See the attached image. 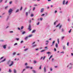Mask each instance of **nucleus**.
Returning <instances> with one entry per match:
<instances>
[{
	"mask_svg": "<svg viewBox=\"0 0 73 73\" xmlns=\"http://www.w3.org/2000/svg\"><path fill=\"white\" fill-rule=\"evenodd\" d=\"M69 67V69H71L72 68V66H73V64H71V63H70L68 64V65L67 66V68Z\"/></svg>",
	"mask_w": 73,
	"mask_h": 73,
	"instance_id": "1",
	"label": "nucleus"
},
{
	"mask_svg": "<svg viewBox=\"0 0 73 73\" xmlns=\"http://www.w3.org/2000/svg\"><path fill=\"white\" fill-rule=\"evenodd\" d=\"M12 12H13V10H12V9H10L8 11V13H9V15H11V14L12 13Z\"/></svg>",
	"mask_w": 73,
	"mask_h": 73,
	"instance_id": "2",
	"label": "nucleus"
},
{
	"mask_svg": "<svg viewBox=\"0 0 73 73\" xmlns=\"http://www.w3.org/2000/svg\"><path fill=\"white\" fill-rule=\"evenodd\" d=\"M35 43H36V42H34L32 44V45H33V48L35 47H36V46H37V44L33 45V44H35Z\"/></svg>",
	"mask_w": 73,
	"mask_h": 73,
	"instance_id": "3",
	"label": "nucleus"
},
{
	"mask_svg": "<svg viewBox=\"0 0 73 73\" xmlns=\"http://www.w3.org/2000/svg\"><path fill=\"white\" fill-rule=\"evenodd\" d=\"M28 29L30 31H31L32 30V29H31V24L29 25Z\"/></svg>",
	"mask_w": 73,
	"mask_h": 73,
	"instance_id": "4",
	"label": "nucleus"
},
{
	"mask_svg": "<svg viewBox=\"0 0 73 73\" xmlns=\"http://www.w3.org/2000/svg\"><path fill=\"white\" fill-rule=\"evenodd\" d=\"M13 64H14L13 62V61H12L11 64L9 65V66L10 67L11 66H12V65H13Z\"/></svg>",
	"mask_w": 73,
	"mask_h": 73,
	"instance_id": "5",
	"label": "nucleus"
},
{
	"mask_svg": "<svg viewBox=\"0 0 73 73\" xmlns=\"http://www.w3.org/2000/svg\"><path fill=\"white\" fill-rule=\"evenodd\" d=\"M44 11V9L42 8V9H41L40 10L41 13H42V12H43Z\"/></svg>",
	"mask_w": 73,
	"mask_h": 73,
	"instance_id": "6",
	"label": "nucleus"
},
{
	"mask_svg": "<svg viewBox=\"0 0 73 73\" xmlns=\"http://www.w3.org/2000/svg\"><path fill=\"white\" fill-rule=\"evenodd\" d=\"M55 43V41L54 40L52 42V44L51 45V46H53L54 45V44Z\"/></svg>",
	"mask_w": 73,
	"mask_h": 73,
	"instance_id": "7",
	"label": "nucleus"
},
{
	"mask_svg": "<svg viewBox=\"0 0 73 73\" xmlns=\"http://www.w3.org/2000/svg\"><path fill=\"white\" fill-rule=\"evenodd\" d=\"M45 42H46L45 45H47L48 44V43H49V41L47 40L45 41Z\"/></svg>",
	"mask_w": 73,
	"mask_h": 73,
	"instance_id": "8",
	"label": "nucleus"
},
{
	"mask_svg": "<svg viewBox=\"0 0 73 73\" xmlns=\"http://www.w3.org/2000/svg\"><path fill=\"white\" fill-rule=\"evenodd\" d=\"M6 46H7V45H4L3 46V47L4 48V49H6Z\"/></svg>",
	"mask_w": 73,
	"mask_h": 73,
	"instance_id": "9",
	"label": "nucleus"
},
{
	"mask_svg": "<svg viewBox=\"0 0 73 73\" xmlns=\"http://www.w3.org/2000/svg\"><path fill=\"white\" fill-rule=\"evenodd\" d=\"M65 37V36H62L61 37V39L62 40H63L64 39V38Z\"/></svg>",
	"mask_w": 73,
	"mask_h": 73,
	"instance_id": "10",
	"label": "nucleus"
},
{
	"mask_svg": "<svg viewBox=\"0 0 73 73\" xmlns=\"http://www.w3.org/2000/svg\"><path fill=\"white\" fill-rule=\"evenodd\" d=\"M13 72L14 73H17V71H16V70L15 69H14L13 70Z\"/></svg>",
	"mask_w": 73,
	"mask_h": 73,
	"instance_id": "11",
	"label": "nucleus"
},
{
	"mask_svg": "<svg viewBox=\"0 0 73 73\" xmlns=\"http://www.w3.org/2000/svg\"><path fill=\"white\" fill-rule=\"evenodd\" d=\"M44 72H46V67H44Z\"/></svg>",
	"mask_w": 73,
	"mask_h": 73,
	"instance_id": "12",
	"label": "nucleus"
},
{
	"mask_svg": "<svg viewBox=\"0 0 73 73\" xmlns=\"http://www.w3.org/2000/svg\"><path fill=\"white\" fill-rule=\"evenodd\" d=\"M65 0H64L62 2V4L63 5H65Z\"/></svg>",
	"mask_w": 73,
	"mask_h": 73,
	"instance_id": "13",
	"label": "nucleus"
},
{
	"mask_svg": "<svg viewBox=\"0 0 73 73\" xmlns=\"http://www.w3.org/2000/svg\"><path fill=\"white\" fill-rule=\"evenodd\" d=\"M10 62H11V60H9L7 62V64H10Z\"/></svg>",
	"mask_w": 73,
	"mask_h": 73,
	"instance_id": "14",
	"label": "nucleus"
},
{
	"mask_svg": "<svg viewBox=\"0 0 73 73\" xmlns=\"http://www.w3.org/2000/svg\"><path fill=\"white\" fill-rule=\"evenodd\" d=\"M33 36V35L31 34L29 35L28 36L29 37H32Z\"/></svg>",
	"mask_w": 73,
	"mask_h": 73,
	"instance_id": "15",
	"label": "nucleus"
},
{
	"mask_svg": "<svg viewBox=\"0 0 73 73\" xmlns=\"http://www.w3.org/2000/svg\"><path fill=\"white\" fill-rule=\"evenodd\" d=\"M26 69H29V68H30V67L29 66H26L25 67Z\"/></svg>",
	"mask_w": 73,
	"mask_h": 73,
	"instance_id": "16",
	"label": "nucleus"
},
{
	"mask_svg": "<svg viewBox=\"0 0 73 73\" xmlns=\"http://www.w3.org/2000/svg\"><path fill=\"white\" fill-rule=\"evenodd\" d=\"M19 12V9H18L17 10H16L15 11V13H17V12Z\"/></svg>",
	"mask_w": 73,
	"mask_h": 73,
	"instance_id": "17",
	"label": "nucleus"
},
{
	"mask_svg": "<svg viewBox=\"0 0 73 73\" xmlns=\"http://www.w3.org/2000/svg\"><path fill=\"white\" fill-rule=\"evenodd\" d=\"M33 72V73H36V70H33L32 71Z\"/></svg>",
	"mask_w": 73,
	"mask_h": 73,
	"instance_id": "18",
	"label": "nucleus"
},
{
	"mask_svg": "<svg viewBox=\"0 0 73 73\" xmlns=\"http://www.w3.org/2000/svg\"><path fill=\"white\" fill-rule=\"evenodd\" d=\"M28 49H29L28 48H27L24 50V51H27V50H28Z\"/></svg>",
	"mask_w": 73,
	"mask_h": 73,
	"instance_id": "19",
	"label": "nucleus"
},
{
	"mask_svg": "<svg viewBox=\"0 0 73 73\" xmlns=\"http://www.w3.org/2000/svg\"><path fill=\"white\" fill-rule=\"evenodd\" d=\"M36 32V30H33V31H32V33H35Z\"/></svg>",
	"mask_w": 73,
	"mask_h": 73,
	"instance_id": "20",
	"label": "nucleus"
},
{
	"mask_svg": "<svg viewBox=\"0 0 73 73\" xmlns=\"http://www.w3.org/2000/svg\"><path fill=\"white\" fill-rule=\"evenodd\" d=\"M55 46L56 48H58V44H57V43H56Z\"/></svg>",
	"mask_w": 73,
	"mask_h": 73,
	"instance_id": "21",
	"label": "nucleus"
},
{
	"mask_svg": "<svg viewBox=\"0 0 73 73\" xmlns=\"http://www.w3.org/2000/svg\"><path fill=\"white\" fill-rule=\"evenodd\" d=\"M57 22H58V21L56 20L55 22H54V25H56V23H57Z\"/></svg>",
	"mask_w": 73,
	"mask_h": 73,
	"instance_id": "22",
	"label": "nucleus"
},
{
	"mask_svg": "<svg viewBox=\"0 0 73 73\" xmlns=\"http://www.w3.org/2000/svg\"><path fill=\"white\" fill-rule=\"evenodd\" d=\"M29 36H26V37L25 38V40H27Z\"/></svg>",
	"mask_w": 73,
	"mask_h": 73,
	"instance_id": "23",
	"label": "nucleus"
},
{
	"mask_svg": "<svg viewBox=\"0 0 73 73\" xmlns=\"http://www.w3.org/2000/svg\"><path fill=\"white\" fill-rule=\"evenodd\" d=\"M16 40H17V41H19V40H20V38H16Z\"/></svg>",
	"mask_w": 73,
	"mask_h": 73,
	"instance_id": "24",
	"label": "nucleus"
},
{
	"mask_svg": "<svg viewBox=\"0 0 73 73\" xmlns=\"http://www.w3.org/2000/svg\"><path fill=\"white\" fill-rule=\"evenodd\" d=\"M68 1H66L65 3L66 5H68Z\"/></svg>",
	"mask_w": 73,
	"mask_h": 73,
	"instance_id": "25",
	"label": "nucleus"
},
{
	"mask_svg": "<svg viewBox=\"0 0 73 73\" xmlns=\"http://www.w3.org/2000/svg\"><path fill=\"white\" fill-rule=\"evenodd\" d=\"M44 51H45V50H41L40 51V52H44Z\"/></svg>",
	"mask_w": 73,
	"mask_h": 73,
	"instance_id": "26",
	"label": "nucleus"
},
{
	"mask_svg": "<svg viewBox=\"0 0 73 73\" xmlns=\"http://www.w3.org/2000/svg\"><path fill=\"white\" fill-rule=\"evenodd\" d=\"M22 43H24V41L23 40H21L20 42L21 44H22Z\"/></svg>",
	"mask_w": 73,
	"mask_h": 73,
	"instance_id": "27",
	"label": "nucleus"
},
{
	"mask_svg": "<svg viewBox=\"0 0 73 73\" xmlns=\"http://www.w3.org/2000/svg\"><path fill=\"white\" fill-rule=\"evenodd\" d=\"M5 60H6L5 58L3 60H2L1 61V62H4V61H5Z\"/></svg>",
	"mask_w": 73,
	"mask_h": 73,
	"instance_id": "28",
	"label": "nucleus"
},
{
	"mask_svg": "<svg viewBox=\"0 0 73 73\" xmlns=\"http://www.w3.org/2000/svg\"><path fill=\"white\" fill-rule=\"evenodd\" d=\"M61 30H62V32H64V29L62 28V29H61Z\"/></svg>",
	"mask_w": 73,
	"mask_h": 73,
	"instance_id": "29",
	"label": "nucleus"
},
{
	"mask_svg": "<svg viewBox=\"0 0 73 73\" xmlns=\"http://www.w3.org/2000/svg\"><path fill=\"white\" fill-rule=\"evenodd\" d=\"M63 49L64 50H65V46H63Z\"/></svg>",
	"mask_w": 73,
	"mask_h": 73,
	"instance_id": "30",
	"label": "nucleus"
},
{
	"mask_svg": "<svg viewBox=\"0 0 73 73\" xmlns=\"http://www.w3.org/2000/svg\"><path fill=\"white\" fill-rule=\"evenodd\" d=\"M57 41H58V44H59V38L57 40Z\"/></svg>",
	"mask_w": 73,
	"mask_h": 73,
	"instance_id": "31",
	"label": "nucleus"
},
{
	"mask_svg": "<svg viewBox=\"0 0 73 73\" xmlns=\"http://www.w3.org/2000/svg\"><path fill=\"white\" fill-rule=\"evenodd\" d=\"M9 72L10 73H11V72H12V70H11L10 69H9Z\"/></svg>",
	"mask_w": 73,
	"mask_h": 73,
	"instance_id": "32",
	"label": "nucleus"
},
{
	"mask_svg": "<svg viewBox=\"0 0 73 73\" xmlns=\"http://www.w3.org/2000/svg\"><path fill=\"white\" fill-rule=\"evenodd\" d=\"M60 25V23H59L57 26H56V27H58Z\"/></svg>",
	"mask_w": 73,
	"mask_h": 73,
	"instance_id": "33",
	"label": "nucleus"
},
{
	"mask_svg": "<svg viewBox=\"0 0 73 73\" xmlns=\"http://www.w3.org/2000/svg\"><path fill=\"white\" fill-rule=\"evenodd\" d=\"M34 64H36V63H37V61H36V60H34Z\"/></svg>",
	"mask_w": 73,
	"mask_h": 73,
	"instance_id": "34",
	"label": "nucleus"
},
{
	"mask_svg": "<svg viewBox=\"0 0 73 73\" xmlns=\"http://www.w3.org/2000/svg\"><path fill=\"white\" fill-rule=\"evenodd\" d=\"M50 71H52L53 70V68H50Z\"/></svg>",
	"mask_w": 73,
	"mask_h": 73,
	"instance_id": "35",
	"label": "nucleus"
},
{
	"mask_svg": "<svg viewBox=\"0 0 73 73\" xmlns=\"http://www.w3.org/2000/svg\"><path fill=\"white\" fill-rule=\"evenodd\" d=\"M25 31H23L22 33V35H24V34H25Z\"/></svg>",
	"mask_w": 73,
	"mask_h": 73,
	"instance_id": "36",
	"label": "nucleus"
},
{
	"mask_svg": "<svg viewBox=\"0 0 73 73\" xmlns=\"http://www.w3.org/2000/svg\"><path fill=\"white\" fill-rule=\"evenodd\" d=\"M72 31V29H71L69 31V33H70V32H71V31Z\"/></svg>",
	"mask_w": 73,
	"mask_h": 73,
	"instance_id": "37",
	"label": "nucleus"
},
{
	"mask_svg": "<svg viewBox=\"0 0 73 73\" xmlns=\"http://www.w3.org/2000/svg\"><path fill=\"white\" fill-rule=\"evenodd\" d=\"M46 54H50V52H46Z\"/></svg>",
	"mask_w": 73,
	"mask_h": 73,
	"instance_id": "38",
	"label": "nucleus"
},
{
	"mask_svg": "<svg viewBox=\"0 0 73 73\" xmlns=\"http://www.w3.org/2000/svg\"><path fill=\"white\" fill-rule=\"evenodd\" d=\"M26 16H27L28 15V12H27L26 13Z\"/></svg>",
	"mask_w": 73,
	"mask_h": 73,
	"instance_id": "39",
	"label": "nucleus"
},
{
	"mask_svg": "<svg viewBox=\"0 0 73 73\" xmlns=\"http://www.w3.org/2000/svg\"><path fill=\"white\" fill-rule=\"evenodd\" d=\"M25 66H27L28 65V63H25Z\"/></svg>",
	"mask_w": 73,
	"mask_h": 73,
	"instance_id": "40",
	"label": "nucleus"
},
{
	"mask_svg": "<svg viewBox=\"0 0 73 73\" xmlns=\"http://www.w3.org/2000/svg\"><path fill=\"white\" fill-rule=\"evenodd\" d=\"M16 52H14L13 53V55H15L16 54Z\"/></svg>",
	"mask_w": 73,
	"mask_h": 73,
	"instance_id": "41",
	"label": "nucleus"
},
{
	"mask_svg": "<svg viewBox=\"0 0 73 73\" xmlns=\"http://www.w3.org/2000/svg\"><path fill=\"white\" fill-rule=\"evenodd\" d=\"M40 24V22H38V23H36L37 25H38Z\"/></svg>",
	"mask_w": 73,
	"mask_h": 73,
	"instance_id": "42",
	"label": "nucleus"
},
{
	"mask_svg": "<svg viewBox=\"0 0 73 73\" xmlns=\"http://www.w3.org/2000/svg\"><path fill=\"white\" fill-rule=\"evenodd\" d=\"M61 27H62V25H61L59 27V29H61Z\"/></svg>",
	"mask_w": 73,
	"mask_h": 73,
	"instance_id": "43",
	"label": "nucleus"
},
{
	"mask_svg": "<svg viewBox=\"0 0 73 73\" xmlns=\"http://www.w3.org/2000/svg\"><path fill=\"white\" fill-rule=\"evenodd\" d=\"M17 45V43H16L14 44V46H15V45Z\"/></svg>",
	"mask_w": 73,
	"mask_h": 73,
	"instance_id": "44",
	"label": "nucleus"
},
{
	"mask_svg": "<svg viewBox=\"0 0 73 73\" xmlns=\"http://www.w3.org/2000/svg\"><path fill=\"white\" fill-rule=\"evenodd\" d=\"M39 69H41V65L39 66Z\"/></svg>",
	"mask_w": 73,
	"mask_h": 73,
	"instance_id": "45",
	"label": "nucleus"
},
{
	"mask_svg": "<svg viewBox=\"0 0 73 73\" xmlns=\"http://www.w3.org/2000/svg\"><path fill=\"white\" fill-rule=\"evenodd\" d=\"M35 9H36V8L35 7H34L33 8V11H35Z\"/></svg>",
	"mask_w": 73,
	"mask_h": 73,
	"instance_id": "46",
	"label": "nucleus"
},
{
	"mask_svg": "<svg viewBox=\"0 0 73 73\" xmlns=\"http://www.w3.org/2000/svg\"><path fill=\"white\" fill-rule=\"evenodd\" d=\"M43 19V18H42V17H41L40 18V20L41 21H42V19Z\"/></svg>",
	"mask_w": 73,
	"mask_h": 73,
	"instance_id": "47",
	"label": "nucleus"
},
{
	"mask_svg": "<svg viewBox=\"0 0 73 73\" xmlns=\"http://www.w3.org/2000/svg\"><path fill=\"white\" fill-rule=\"evenodd\" d=\"M45 15V14H43L42 15V16H44Z\"/></svg>",
	"mask_w": 73,
	"mask_h": 73,
	"instance_id": "48",
	"label": "nucleus"
},
{
	"mask_svg": "<svg viewBox=\"0 0 73 73\" xmlns=\"http://www.w3.org/2000/svg\"><path fill=\"white\" fill-rule=\"evenodd\" d=\"M0 42H3L4 40H0Z\"/></svg>",
	"mask_w": 73,
	"mask_h": 73,
	"instance_id": "49",
	"label": "nucleus"
},
{
	"mask_svg": "<svg viewBox=\"0 0 73 73\" xmlns=\"http://www.w3.org/2000/svg\"><path fill=\"white\" fill-rule=\"evenodd\" d=\"M33 16H34L33 14H31V17H33Z\"/></svg>",
	"mask_w": 73,
	"mask_h": 73,
	"instance_id": "50",
	"label": "nucleus"
},
{
	"mask_svg": "<svg viewBox=\"0 0 73 73\" xmlns=\"http://www.w3.org/2000/svg\"><path fill=\"white\" fill-rule=\"evenodd\" d=\"M8 7V6H6L5 7V9H6Z\"/></svg>",
	"mask_w": 73,
	"mask_h": 73,
	"instance_id": "51",
	"label": "nucleus"
},
{
	"mask_svg": "<svg viewBox=\"0 0 73 73\" xmlns=\"http://www.w3.org/2000/svg\"><path fill=\"white\" fill-rule=\"evenodd\" d=\"M25 69H24L23 71L22 72V73H23V72H24V71H25Z\"/></svg>",
	"mask_w": 73,
	"mask_h": 73,
	"instance_id": "52",
	"label": "nucleus"
},
{
	"mask_svg": "<svg viewBox=\"0 0 73 73\" xmlns=\"http://www.w3.org/2000/svg\"><path fill=\"white\" fill-rule=\"evenodd\" d=\"M60 53H63V54H64V52L62 51V52H60Z\"/></svg>",
	"mask_w": 73,
	"mask_h": 73,
	"instance_id": "53",
	"label": "nucleus"
},
{
	"mask_svg": "<svg viewBox=\"0 0 73 73\" xmlns=\"http://www.w3.org/2000/svg\"><path fill=\"white\" fill-rule=\"evenodd\" d=\"M43 58V57L42 56L41 57V58L40 59V60H42V59Z\"/></svg>",
	"mask_w": 73,
	"mask_h": 73,
	"instance_id": "54",
	"label": "nucleus"
},
{
	"mask_svg": "<svg viewBox=\"0 0 73 73\" xmlns=\"http://www.w3.org/2000/svg\"><path fill=\"white\" fill-rule=\"evenodd\" d=\"M31 20H29V22L30 23H31Z\"/></svg>",
	"mask_w": 73,
	"mask_h": 73,
	"instance_id": "55",
	"label": "nucleus"
},
{
	"mask_svg": "<svg viewBox=\"0 0 73 73\" xmlns=\"http://www.w3.org/2000/svg\"><path fill=\"white\" fill-rule=\"evenodd\" d=\"M23 28H24V27L22 26L21 27V29H23Z\"/></svg>",
	"mask_w": 73,
	"mask_h": 73,
	"instance_id": "56",
	"label": "nucleus"
},
{
	"mask_svg": "<svg viewBox=\"0 0 73 73\" xmlns=\"http://www.w3.org/2000/svg\"><path fill=\"white\" fill-rule=\"evenodd\" d=\"M11 47H10V46H9L8 47V49H11Z\"/></svg>",
	"mask_w": 73,
	"mask_h": 73,
	"instance_id": "57",
	"label": "nucleus"
},
{
	"mask_svg": "<svg viewBox=\"0 0 73 73\" xmlns=\"http://www.w3.org/2000/svg\"><path fill=\"white\" fill-rule=\"evenodd\" d=\"M52 57H53V55H51L50 57V58H52Z\"/></svg>",
	"mask_w": 73,
	"mask_h": 73,
	"instance_id": "58",
	"label": "nucleus"
},
{
	"mask_svg": "<svg viewBox=\"0 0 73 73\" xmlns=\"http://www.w3.org/2000/svg\"><path fill=\"white\" fill-rule=\"evenodd\" d=\"M45 56L43 58V60H44L45 59Z\"/></svg>",
	"mask_w": 73,
	"mask_h": 73,
	"instance_id": "59",
	"label": "nucleus"
},
{
	"mask_svg": "<svg viewBox=\"0 0 73 73\" xmlns=\"http://www.w3.org/2000/svg\"><path fill=\"white\" fill-rule=\"evenodd\" d=\"M42 49V47H40L39 48V49Z\"/></svg>",
	"mask_w": 73,
	"mask_h": 73,
	"instance_id": "60",
	"label": "nucleus"
},
{
	"mask_svg": "<svg viewBox=\"0 0 73 73\" xmlns=\"http://www.w3.org/2000/svg\"><path fill=\"white\" fill-rule=\"evenodd\" d=\"M67 46H69V42H68L67 44Z\"/></svg>",
	"mask_w": 73,
	"mask_h": 73,
	"instance_id": "61",
	"label": "nucleus"
},
{
	"mask_svg": "<svg viewBox=\"0 0 73 73\" xmlns=\"http://www.w3.org/2000/svg\"><path fill=\"white\" fill-rule=\"evenodd\" d=\"M9 19V16H8L7 19V21Z\"/></svg>",
	"mask_w": 73,
	"mask_h": 73,
	"instance_id": "62",
	"label": "nucleus"
},
{
	"mask_svg": "<svg viewBox=\"0 0 73 73\" xmlns=\"http://www.w3.org/2000/svg\"><path fill=\"white\" fill-rule=\"evenodd\" d=\"M10 33H13V31H10Z\"/></svg>",
	"mask_w": 73,
	"mask_h": 73,
	"instance_id": "63",
	"label": "nucleus"
},
{
	"mask_svg": "<svg viewBox=\"0 0 73 73\" xmlns=\"http://www.w3.org/2000/svg\"><path fill=\"white\" fill-rule=\"evenodd\" d=\"M56 12H57V11L56 10V11H55V12H54V13H56Z\"/></svg>",
	"mask_w": 73,
	"mask_h": 73,
	"instance_id": "64",
	"label": "nucleus"
}]
</instances>
